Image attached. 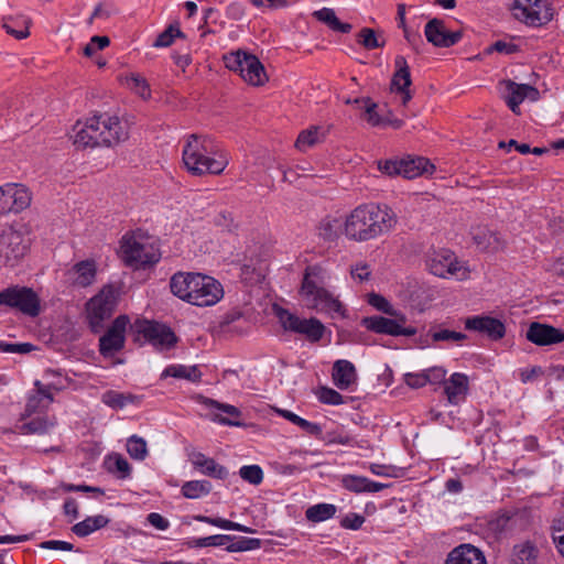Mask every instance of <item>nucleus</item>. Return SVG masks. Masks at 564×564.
I'll return each mask as SVG.
<instances>
[{
  "label": "nucleus",
  "mask_w": 564,
  "mask_h": 564,
  "mask_svg": "<svg viewBox=\"0 0 564 564\" xmlns=\"http://www.w3.org/2000/svg\"><path fill=\"white\" fill-rule=\"evenodd\" d=\"M336 507L332 503H317L305 511V517L311 522H322L333 518Z\"/></svg>",
  "instance_id": "obj_43"
},
{
  "label": "nucleus",
  "mask_w": 564,
  "mask_h": 564,
  "mask_svg": "<svg viewBox=\"0 0 564 564\" xmlns=\"http://www.w3.org/2000/svg\"><path fill=\"white\" fill-rule=\"evenodd\" d=\"M397 221L389 206L362 204L344 216V236L350 241L366 242L391 231Z\"/></svg>",
  "instance_id": "obj_1"
},
{
  "label": "nucleus",
  "mask_w": 564,
  "mask_h": 564,
  "mask_svg": "<svg viewBox=\"0 0 564 564\" xmlns=\"http://www.w3.org/2000/svg\"><path fill=\"white\" fill-rule=\"evenodd\" d=\"M465 327L469 330L487 334L492 338H501L505 334L503 324L489 316H474L465 321Z\"/></svg>",
  "instance_id": "obj_28"
},
{
  "label": "nucleus",
  "mask_w": 564,
  "mask_h": 564,
  "mask_svg": "<svg viewBox=\"0 0 564 564\" xmlns=\"http://www.w3.org/2000/svg\"><path fill=\"white\" fill-rule=\"evenodd\" d=\"M30 239L26 226L13 223L0 228V265L13 267L28 252Z\"/></svg>",
  "instance_id": "obj_4"
},
{
  "label": "nucleus",
  "mask_w": 564,
  "mask_h": 564,
  "mask_svg": "<svg viewBox=\"0 0 564 564\" xmlns=\"http://www.w3.org/2000/svg\"><path fill=\"white\" fill-rule=\"evenodd\" d=\"M97 268L94 260H84L75 263L67 272V279L73 285L89 286L96 279Z\"/></svg>",
  "instance_id": "obj_27"
},
{
  "label": "nucleus",
  "mask_w": 564,
  "mask_h": 564,
  "mask_svg": "<svg viewBox=\"0 0 564 564\" xmlns=\"http://www.w3.org/2000/svg\"><path fill=\"white\" fill-rule=\"evenodd\" d=\"M161 377H173L177 379H186L191 382H197L202 378V372L197 366L171 365L164 369Z\"/></svg>",
  "instance_id": "obj_37"
},
{
  "label": "nucleus",
  "mask_w": 564,
  "mask_h": 564,
  "mask_svg": "<svg viewBox=\"0 0 564 564\" xmlns=\"http://www.w3.org/2000/svg\"><path fill=\"white\" fill-rule=\"evenodd\" d=\"M405 319H390L382 316L367 317L362 321V324L370 330L378 334H387L392 336H413L415 329L412 327H404Z\"/></svg>",
  "instance_id": "obj_18"
},
{
  "label": "nucleus",
  "mask_w": 564,
  "mask_h": 564,
  "mask_svg": "<svg viewBox=\"0 0 564 564\" xmlns=\"http://www.w3.org/2000/svg\"><path fill=\"white\" fill-rule=\"evenodd\" d=\"M0 305L17 308L29 316H37L40 313V299L29 288L12 286L0 292Z\"/></svg>",
  "instance_id": "obj_10"
},
{
  "label": "nucleus",
  "mask_w": 564,
  "mask_h": 564,
  "mask_svg": "<svg viewBox=\"0 0 564 564\" xmlns=\"http://www.w3.org/2000/svg\"><path fill=\"white\" fill-rule=\"evenodd\" d=\"M56 425V419L54 416H36L31 419L29 422L22 421L21 424H17L15 429L20 434H39L43 435L48 433Z\"/></svg>",
  "instance_id": "obj_33"
},
{
  "label": "nucleus",
  "mask_w": 564,
  "mask_h": 564,
  "mask_svg": "<svg viewBox=\"0 0 564 564\" xmlns=\"http://www.w3.org/2000/svg\"><path fill=\"white\" fill-rule=\"evenodd\" d=\"M106 47V35L99 36L95 35L90 39V42L86 44L83 48V54L91 59H95L96 64L99 67H104L106 63L101 58H96L98 52L102 51Z\"/></svg>",
  "instance_id": "obj_45"
},
{
  "label": "nucleus",
  "mask_w": 564,
  "mask_h": 564,
  "mask_svg": "<svg viewBox=\"0 0 564 564\" xmlns=\"http://www.w3.org/2000/svg\"><path fill=\"white\" fill-rule=\"evenodd\" d=\"M328 134V128L324 126H311L300 132L294 147L300 152H306L308 149L325 141Z\"/></svg>",
  "instance_id": "obj_32"
},
{
  "label": "nucleus",
  "mask_w": 564,
  "mask_h": 564,
  "mask_svg": "<svg viewBox=\"0 0 564 564\" xmlns=\"http://www.w3.org/2000/svg\"><path fill=\"white\" fill-rule=\"evenodd\" d=\"M554 9L549 0H534L532 8L531 26H542L552 21Z\"/></svg>",
  "instance_id": "obj_36"
},
{
  "label": "nucleus",
  "mask_w": 564,
  "mask_h": 564,
  "mask_svg": "<svg viewBox=\"0 0 564 564\" xmlns=\"http://www.w3.org/2000/svg\"><path fill=\"white\" fill-rule=\"evenodd\" d=\"M278 317L285 330L305 335L313 341H317L323 337L325 327L317 318H301L283 308L278 311Z\"/></svg>",
  "instance_id": "obj_12"
},
{
  "label": "nucleus",
  "mask_w": 564,
  "mask_h": 564,
  "mask_svg": "<svg viewBox=\"0 0 564 564\" xmlns=\"http://www.w3.org/2000/svg\"><path fill=\"white\" fill-rule=\"evenodd\" d=\"M313 310H316L319 313H325L332 318H344L346 316L345 306L330 291L323 294L318 305L314 306Z\"/></svg>",
  "instance_id": "obj_35"
},
{
  "label": "nucleus",
  "mask_w": 564,
  "mask_h": 564,
  "mask_svg": "<svg viewBox=\"0 0 564 564\" xmlns=\"http://www.w3.org/2000/svg\"><path fill=\"white\" fill-rule=\"evenodd\" d=\"M144 338L158 350H167L176 344V336L170 327L155 322H147L142 327Z\"/></svg>",
  "instance_id": "obj_19"
},
{
  "label": "nucleus",
  "mask_w": 564,
  "mask_h": 564,
  "mask_svg": "<svg viewBox=\"0 0 564 564\" xmlns=\"http://www.w3.org/2000/svg\"><path fill=\"white\" fill-rule=\"evenodd\" d=\"M445 564H487V562L478 547L464 543L448 553Z\"/></svg>",
  "instance_id": "obj_26"
},
{
  "label": "nucleus",
  "mask_w": 564,
  "mask_h": 564,
  "mask_svg": "<svg viewBox=\"0 0 564 564\" xmlns=\"http://www.w3.org/2000/svg\"><path fill=\"white\" fill-rule=\"evenodd\" d=\"M534 0H513L509 9L514 19L530 25V19H532V8Z\"/></svg>",
  "instance_id": "obj_44"
},
{
  "label": "nucleus",
  "mask_w": 564,
  "mask_h": 564,
  "mask_svg": "<svg viewBox=\"0 0 564 564\" xmlns=\"http://www.w3.org/2000/svg\"><path fill=\"white\" fill-rule=\"evenodd\" d=\"M365 522V518L358 513H348L343 520L341 525L346 529L357 530Z\"/></svg>",
  "instance_id": "obj_64"
},
{
  "label": "nucleus",
  "mask_w": 564,
  "mask_h": 564,
  "mask_svg": "<svg viewBox=\"0 0 564 564\" xmlns=\"http://www.w3.org/2000/svg\"><path fill=\"white\" fill-rule=\"evenodd\" d=\"M202 404L208 410V416L212 421L229 426H242L243 424L239 421L241 417V411L227 403H220L216 400L204 398Z\"/></svg>",
  "instance_id": "obj_15"
},
{
  "label": "nucleus",
  "mask_w": 564,
  "mask_h": 564,
  "mask_svg": "<svg viewBox=\"0 0 564 564\" xmlns=\"http://www.w3.org/2000/svg\"><path fill=\"white\" fill-rule=\"evenodd\" d=\"M131 328V321L127 315H119L116 319L112 321L110 325H108L107 333V347H108V365H117L122 364L123 360L120 358H116L110 360V354L112 351H118L123 348L126 343V334L128 329Z\"/></svg>",
  "instance_id": "obj_16"
},
{
  "label": "nucleus",
  "mask_w": 564,
  "mask_h": 564,
  "mask_svg": "<svg viewBox=\"0 0 564 564\" xmlns=\"http://www.w3.org/2000/svg\"><path fill=\"white\" fill-rule=\"evenodd\" d=\"M61 488L66 492L76 491V492H94L99 496L104 495V489H101L100 487H93V486H87V485H73V484L63 482L61 485Z\"/></svg>",
  "instance_id": "obj_62"
},
{
  "label": "nucleus",
  "mask_w": 564,
  "mask_h": 564,
  "mask_svg": "<svg viewBox=\"0 0 564 564\" xmlns=\"http://www.w3.org/2000/svg\"><path fill=\"white\" fill-rule=\"evenodd\" d=\"M200 276V273H175L170 282L172 293L178 299L189 303V296L195 294Z\"/></svg>",
  "instance_id": "obj_23"
},
{
  "label": "nucleus",
  "mask_w": 564,
  "mask_h": 564,
  "mask_svg": "<svg viewBox=\"0 0 564 564\" xmlns=\"http://www.w3.org/2000/svg\"><path fill=\"white\" fill-rule=\"evenodd\" d=\"M433 341H462L466 335L449 329H440L431 334Z\"/></svg>",
  "instance_id": "obj_55"
},
{
  "label": "nucleus",
  "mask_w": 564,
  "mask_h": 564,
  "mask_svg": "<svg viewBox=\"0 0 564 564\" xmlns=\"http://www.w3.org/2000/svg\"><path fill=\"white\" fill-rule=\"evenodd\" d=\"M132 118L126 112H117L108 118V147L129 139Z\"/></svg>",
  "instance_id": "obj_24"
},
{
  "label": "nucleus",
  "mask_w": 564,
  "mask_h": 564,
  "mask_svg": "<svg viewBox=\"0 0 564 564\" xmlns=\"http://www.w3.org/2000/svg\"><path fill=\"white\" fill-rule=\"evenodd\" d=\"M370 470L372 474L377 476H383V477H398L399 476V469L394 466L390 465H381V464H371Z\"/></svg>",
  "instance_id": "obj_63"
},
{
  "label": "nucleus",
  "mask_w": 564,
  "mask_h": 564,
  "mask_svg": "<svg viewBox=\"0 0 564 564\" xmlns=\"http://www.w3.org/2000/svg\"><path fill=\"white\" fill-rule=\"evenodd\" d=\"M357 42L366 50H375L386 45L383 33L371 28H362L357 34Z\"/></svg>",
  "instance_id": "obj_40"
},
{
  "label": "nucleus",
  "mask_w": 564,
  "mask_h": 564,
  "mask_svg": "<svg viewBox=\"0 0 564 564\" xmlns=\"http://www.w3.org/2000/svg\"><path fill=\"white\" fill-rule=\"evenodd\" d=\"M527 338L538 345L546 346L564 341V330L540 323H532L527 332Z\"/></svg>",
  "instance_id": "obj_22"
},
{
  "label": "nucleus",
  "mask_w": 564,
  "mask_h": 564,
  "mask_svg": "<svg viewBox=\"0 0 564 564\" xmlns=\"http://www.w3.org/2000/svg\"><path fill=\"white\" fill-rule=\"evenodd\" d=\"M239 475L243 480L252 485H259L263 479V471L258 465L242 466L239 470Z\"/></svg>",
  "instance_id": "obj_51"
},
{
  "label": "nucleus",
  "mask_w": 564,
  "mask_h": 564,
  "mask_svg": "<svg viewBox=\"0 0 564 564\" xmlns=\"http://www.w3.org/2000/svg\"><path fill=\"white\" fill-rule=\"evenodd\" d=\"M212 491V484L207 480H189L182 486V495L187 499H199Z\"/></svg>",
  "instance_id": "obj_42"
},
{
  "label": "nucleus",
  "mask_w": 564,
  "mask_h": 564,
  "mask_svg": "<svg viewBox=\"0 0 564 564\" xmlns=\"http://www.w3.org/2000/svg\"><path fill=\"white\" fill-rule=\"evenodd\" d=\"M539 96V90L531 85L506 82V101L514 113H519V105L522 101L525 99L536 101Z\"/></svg>",
  "instance_id": "obj_21"
},
{
  "label": "nucleus",
  "mask_w": 564,
  "mask_h": 564,
  "mask_svg": "<svg viewBox=\"0 0 564 564\" xmlns=\"http://www.w3.org/2000/svg\"><path fill=\"white\" fill-rule=\"evenodd\" d=\"M344 488L352 492H366L368 478L361 476L347 475L341 479Z\"/></svg>",
  "instance_id": "obj_50"
},
{
  "label": "nucleus",
  "mask_w": 564,
  "mask_h": 564,
  "mask_svg": "<svg viewBox=\"0 0 564 564\" xmlns=\"http://www.w3.org/2000/svg\"><path fill=\"white\" fill-rule=\"evenodd\" d=\"M35 390L32 392L26 400L24 412L21 414V421H25L35 413H41L47 409L54 401L51 392V386H44L41 381L34 382Z\"/></svg>",
  "instance_id": "obj_20"
},
{
  "label": "nucleus",
  "mask_w": 564,
  "mask_h": 564,
  "mask_svg": "<svg viewBox=\"0 0 564 564\" xmlns=\"http://www.w3.org/2000/svg\"><path fill=\"white\" fill-rule=\"evenodd\" d=\"M106 286L86 303V315L93 332L100 333L99 351L106 356Z\"/></svg>",
  "instance_id": "obj_13"
},
{
  "label": "nucleus",
  "mask_w": 564,
  "mask_h": 564,
  "mask_svg": "<svg viewBox=\"0 0 564 564\" xmlns=\"http://www.w3.org/2000/svg\"><path fill=\"white\" fill-rule=\"evenodd\" d=\"M379 170L389 176L401 175L404 178H415L425 173H432L434 165L429 160L417 158H405L401 160H387L378 163Z\"/></svg>",
  "instance_id": "obj_8"
},
{
  "label": "nucleus",
  "mask_w": 564,
  "mask_h": 564,
  "mask_svg": "<svg viewBox=\"0 0 564 564\" xmlns=\"http://www.w3.org/2000/svg\"><path fill=\"white\" fill-rule=\"evenodd\" d=\"M423 371L426 378V383L444 386V381H446L445 377L447 373L446 369L443 367H432Z\"/></svg>",
  "instance_id": "obj_57"
},
{
  "label": "nucleus",
  "mask_w": 564,
  "mask_h": 564,
  "mask_svg": "<svg viewBox=\"0 0 564 564\" xmlns=\"http://www.w3.org/2000/svg\"><path fill=\"white\" fill-rule=\"evenodd\" d=\"M32 202V192L23 184L6 183L0 185V215L19 214Z\"/></svg>",
  "instance_id": "obj_11"
},
{
  "label": "nucleus",
  "mask_w": 564,
  "mask_h": 564,
  "mask_svg": "<svg viewBox=\"0 0 564 564\" xmlns=\"http://www.w3.org/2000/svg\"><path fill=\"white\" fill-rule=\"evenodd\" d=\"M395 67L397 72L392 77L391 87L395 91H403L411 85L409 66L403 56H397Z\"/></svg>",
  "instance_id": "obj_38"
},
{
  "label": "nucleus",
  "mask_w": 564,
  "mask_h": 564,
  "mask_svg": "<svg viewBox=\"0 0 564 564\" xmlns=\"http://www.w3.org/2000/svg\"><path fill=\"white\" fill-rule=\"evenodd\" d=\"M13 23V20L4 21L3 28L6 29L7 33L19 40L25 39L29 35V22L23 20V26L21 29H15V26L12 25Z\"/></svg>",
  "instance_id": "obj_60"
},
{
  "label": "nucleus",
  "mask_w": 564,
  "mask_h": 564,
  "mask_svg": "<svg viewBox=\"0 0 564 564\" xmlns=\"http://www.w3.org/2000/svg\"><path fill=\"white\" fill-rule=\"evenodd\" d=\"M469 390V379L465 373L454 372L444 381V393L448 403L457 405L462 403Z\"/></svg>",
  "instance_id": "obj_25"
},
{
  "label": "nucleus",
  "mask_w": 564,
  "mask_h": 564,
  "mask_svg": "<svg viewBox=\"0 0 564 564\" xmlns=\"http://www.w3.org/2000/svg\"><path fill=\"white\" fill-rule=\"evenodd\" d=\"M429 271L440 278L454 276L458 280L468 278V269L460 264L455 254L447 249L433 251L426 261Z\"/></svg>",
  "instance_id": "obj_9"
},
{
  "label": "nucleus",
  "mask_w": 564,
  "mask_h": 564,
  "mask_svg": "<svg viewBox=\"0 0 564 564\" xmlns=\"http://www.w3.org/2000/svg\"><path fill=\"white\" fill-rule=\"evenodd\" d=\"M333 381L340 390L350 388L357 381L355 366L345 359L335 361L333 366Z\"/></svg>",
  "instance_id": "obj_31"
},
{
  "label": "nucleus",
  "mask_w": 564,
  "mask_h": 564,
  "mask_svg": "<svg viewBox=\"0 0 564 564\" xmlns=\"http://www.w3.org/2000/svg\"><path fill=\"white\" fill-rule=\"evenodd\" d=\"M327 272L321 265L307 267L302 280L300 296L308 308H314L328 290L325 289Z\"/></svg>",
  "instance_id": "obj_7"
},
{
  "label": "nucleus",
  "mask_w": 564,
  "mask_h": 564,
  "mask_svg": "<svg viewBox=\"0 0 564 564\" xmlns=\"http://www.w3.org/2000/svg\"><path fill=\"white\" fill-rule=\"evenodd\" d=\"M33 345L29 343H22V344H8V343H0V350L3 352H10V354H28L33 350Z\"/></svg>",
  "instance_id": "obj_61"
},
{
  "label": "nucleus",
  "mask_w": 564,
  "mask_h": 564,
  "mask_svg": "<svg viewBox=\"0 0 564 564\" xmlns=\"http://www.w3.org/2000/svg\"><path fill=\"white\" fill-rule=\"evenodd\" d=\"M128 88L144 100L151 98V89L147 79L140 75L132 74L127 78Z\"/></svg>",
  "instance_id": "obj_48"
},
{
  "label": "nucleus",
  "mask_w": 564,
  "mask_h": 564,
  "mask_svg": "<svg viewBox=\"0 0 564 564\" xmlns=\"http://www.w3.org/2000/svg\"><path fill=\"white\" fill-rule=\"evenodd\" d=\"M314 14L317 20L324 22L334 31L349 33L352 29L351 24L340 22L333 9L323 8L322 10L316 11Z\"/></svg>",
  "instance_id": "obj_41"
},
{
  "label": "nucleus",
  "mask_w": 564,
  "mask_h": 564,
  "mask_svg": "<svg viewBox=\"0 0 564 564\" xmlns=\"http://www.w3.org/2000/svg\"><path fill=\"white\" fill-rule=\"evenodd\" d=\"M368 303L376 307L377 310L386 313V314H389V315H394V311L392 310V306L390 305V303L381 295L379 294H369V299H368Z\"/></svg>",
  "instance_id": "obj_59"
},
{
  "label": "nucleus",
  "mask_w": 564,
  "mask_h": 564,
  "mask_svg": "<svg viewBox=\"0 0 564 564\" xmlns=\"http://www.w3.org/2000/svg\"><path fill=\"white\" fill-rule=\"evenodd\" d=\"M108 460L113 462V468L108 469V471L112 473L118 479H127L131 476L132 467L122 455L110 454Z\"/></svg>",
  "instance_id": "obj_46"
},
{
  "label": "nucleus",
  "mask_w": 564,
  "mask_h": 564,
  "mask_svg": "<svg viewBox=\"0 0 564 564\" xmlns=\"http://www.w3.org/2000/svg\"><path fill=\"white\" fill-rule=\"evenodd\" d=\"M318 400L325 404L338 405L344 402L343 395L332 388H322L318 391Z\"/></svg>",
  "instance_id": "obj_56"
},
{
  "label": "nucleus",
  "mask_w": 564,
  "mask_h": 564,
  "mask_svg": "<svg viewBox=\"0 0 564 564\" xmlns=\"http://www.w3.org/2000/svg\"><path fill=\"white\" fill-rule=\"evenodd\" d=\"M228 69L239 73L242 79L252 85L261 86L268 80L267 73L259 58L243 51L231 52L224 56Z\"/></svg>",
  "instance_id": "obj_5"
},
{
  "label": "nucleus",
  "mask_w": 564,
  "mask_h": 564,
  "mask_svg": "<svg viewBox=\"0 0 564 564\" xmlns=\"http://www.w3.org/2000/svg\"><path fill=\"white\" fill-rule=\"evenodd\" d=\"M471 235L474 242L484 251L496 252L505 248L503 238L486 227L474 229Z\"/></svg>",
  "instance_id": "obj_30"
},
{
  "label": "nucleus",
  "mask_w": 564,
  "mask_h": 564,
  "mask_svg": "<svg viewBox=\"0 0 564 564\" xmlns=\"http://www.w3.org/2000/svg\"><path fill=\"white\" fill-rule=\"evenodd\" d=\"M135 401L132 394H123L115 391H108V406L112 409H123Z\"/></svg>",
  "instance_id": "obj_52"
},
{
  "label": "nucleus",
  "mask_w": 564,
  "mask_h": 564,
  "mask_svg": "<svg viewBox=\"0 0 564 564\" xmlns=\"http://www.w3.org/2000/svg\"><path fill=\"white\" fill-rule=\"evenodd\" d=\"M536 553L538 551L531 542H521L513 547L511 564H534Z\"/></svg>",
  "instance_id": "obj_39"
},
{
  "label": "nucleus",
  "mask_w": 564,
  "mask_h": 564,
  "mask_svg": "<svg viewBox=\"0 0 564 564\" xmlns=\"http://www.w3.org/2000/svg\"><path fill=\"white\" fill-rule=\"evenodd\" d=\"M127 452L133 459L143 460L148 455L145 440L137 435H132L127 441Z\"/></svg>",
  "instance_id": "obj_49"
},
{
  "label": "nucleus",
  "mask_w": 564,
  "mask_h": 564,
  "mask_svg": "<svg viewBox=\"0 0 564 564\" xmlns=\"http://www.w3.org/2000/svg\"><path fill=\"white\" fill-rule=\"evenodd\" d=\"M318 236L325 241H335L341 235L344 236V217H325L317 226Z\"/></svg>",
  "instance_id": "obj_34"
},
{
  "label": "nucleus",
  "mask_w": 564,
  "mask_h": 564,
  "mask_svg": "<svg viewBox=\"0 0 564 564\" xmlns=\"http://www.w3.org/2000/svg\"><path fill=\"white\" fill-rule=\"evenodd\" d=\"M351 278L358 282L368 281L371 275V270L368 263L358 262L350 270Z\"/></svg>",
  "instance_id": "obj_58"
},
{
  "label": "nucleus",
  "mask_w": 564,
  "mask_h": 564,
  "mask_svg": "<svg viewBox=\"0 0 564 564\" xmlns=\"http://www.w3.org/2000/svg\"><path fill=\"white\" fill-rule=\"evenodd\" d=\"M189 462L194 468L203 475L217 479H225L228 475L224 466L217 464L215 459L207 457L200 452H193L189 455Z\"/></svg>",
  "instance_id": "obj_29"
},
{
  "label": "nucleus",
  "mask_w": 564,
  "mask_h": 564,
  "mask_svg": "<svg viewBox=\"0 0 564 564\" xmlns=\"http://www.w3.org/2000/svg\"><path fill=\"white\" fill-rule=\"evenodd\" d=\"M224 296L221 284L212 276L202 274L194 295L189 296V303L196 306H212Z\"/></svg>",
  "instance_id": "obj_14"
},
{
  "label": "nucleus",
  "mask_w": 564,
  "mask_h": 564,
  "mask_svg": "<svg viewBox=\"0 0 564 564\" xmlns=\"http://www.w3.org/2000/svg\"><path fill=\"white\" fill-rule=\"evenodd\" d=\"M182 32L177 26L170 25L166 30H164L155 40L154 46L156 47H166L172 44L174 37L182 36Z\"/></svg>",
  "instance_id": "obj_53"
},
{
  "label": "nucleus",
  "mask_w": 564,
  "mask_h": 564,
  "mask_svg": "<svg viewBox=\"0 0 564 564\" xmlns=\"http://www.w3.org/2000/svg\"><path fill=\"white\" fill-rule=\"evenodd\" d=\"M118 256L130 268L145 269L160 261L161 251L154 237L138 230L122 236Z\"/></svg>",
  "instance_id": "obj_3"
},
{
  "label": "nucleus",
  "mask_w": 564,
  "mask_h": 564,
  "mask_svg": "<svg viewBox=\"0 0 564 564\" xmlns=\"http://www.w3.org/2000/svg\"><path fill=\"white\" fill-rule=\"evenodd\" d=\"M362 104L365 105V119L367 122L372 127L382 124L383 119L377 112V104L370 99H362Z\"/></svg>",
  "instance_id": "obj_54"
},
{
  "label": "nucleus",
  "mask_w": 564,
  "mask_h": 564,
  "mask_svg": "<svg viewBox=\"0 0 564 564\" xmlns=\"http://www.w3.org/2000/svg\"><path fill=\"white\" fill-rule=\"evenodd\" d=\"M106 121L101 115H94L73 127V143L77 149L96 148L106 144Z\"/></svg>",
  "instance_id": "obj_6"
},
{
  "label": "nucleus",
  "mask_w": 564,
  "mask_h": 564,
  "mask_svg": "<svg viewBox=\"0 0 564 564\" xmlns=\"http://www.w3.org/2000/svg\"><path fill=\"white\" fill-rule=\"evenodd\" d=\"M426 40L434 46L449 47L462 39L460 31H449L441 20L433 19L425 25Z\"/></svg>",
  "instance_id": "obj_17"
},
{
  "label": "nucleus",
  "mask_w": 564,
  "mask_h": 564,
  "mask_svg": "<svg viewBox=\"0 0 564 564\" xmlns=\"http://www.w3.org/2000/svg\"><path fill=\"white\" fill-rule=\"evenodd\" d=\"M183 163L196 176L220 174L229 163L228 156L218 151L212 138L189 134L183 147Z\"/></svg>",
  "instance_id": "obj_2"
},
{
  "label": "nucleus",
  "mask_w": 564,
  "mask_h": 564,
  "mask_svg": "<svg viewBox=\"0 0 564 564\" xmlns=\"http://www.w3.org/2000/svg\"><path fill=\"white\" fill-rule=\"evenodd\" d=\"M106 523V520L102 516H98L95 518H87L82 522L76 523L73 527V532L78 536H86L94 532L95 530L102 528Z\"/></svg>",
  "instance_id": "obj_47"
}]
</instances>
